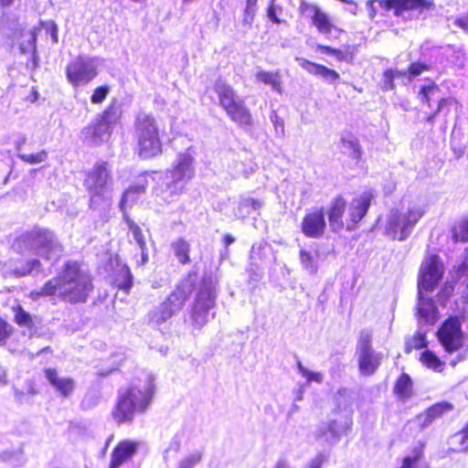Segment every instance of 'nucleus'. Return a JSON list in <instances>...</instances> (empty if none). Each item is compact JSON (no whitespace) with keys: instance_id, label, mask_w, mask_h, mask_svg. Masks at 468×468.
I'll return each instance as SVG.
<instances>
[{"instance_id":"1","label":"nucleus","mask_w":468,"mask_h":468,"mask_svg":"<svg viewBox=\"0 0 468 468\" xmlns=\"http://www.w3.org/2000/svg\"><path fill=\"white\" fill-rule=\"evenodd\" d=\"M94 290L93 278L79 261H66L57 277L48 279L40 289L32 291L33 299L58 296L70 304L84 303Z\"/></svg>"},{"instance_id":"2","label":"nucleus","mask_w":468,"mask_h":468,"mask_svg":"<svg viewBox=\"0 0 468 468\" xmlns=\"http://www.w3.org/2000/svg\"><path fill=\"white\" fill-rule=\"evenodd\" d=\"M373 200V194L366 191L352 198L347 203L343 194L335 196L328 205L327 217L332 231L339 232L343 229L354 231L366 217Z\"/></svg>"},{"instance_id":"3","label":"nucleus","mask_w":468,"mask_h":468,"mask_svg":"<svg viewBox=\"0 0 468 468\" xmlns=\"http://www.w3.org/2000/svg\"><path fill=\"white\" fill-rule=\"evenodd\" d=\"M154 396L152 381L144 384H131L118 393L111 417L117 425L132 423L137 414H144L150 407Z\"/></svg>"},{"instance_id":"4","label":"nucleus","mask_w":468,"mask_h":468,"mask_svg":"<svg viewBox=\"0 0 468 468\" xmlns=\"http://www.w3.org/2000/svg\"><path fill=\"white\" fill-rule=\"evenodd\" d=\"M134 153L143 160L157 157L163 153L162 132L151 113H139L133 122Z\"/></svg>"},{"instance_id":"5","label":"nucleus","mask_w":468,"mask_h":468,"mask_svg":"<svg viewBox=\"0 0 468 468\" xmlns=\"http://www.w3.org/2000/svg\"><path fill=\"white\" fill-rule=\"evenodd\" d=\"M419 100L421 105L431 109V112H426L419 119L420 123L429 132L433 131L435 118L442 114L447 117L452 109L455 112L459 109V101L451 96H443L440 86L432 80H428L427 84L420 87Z\"/></svg>"},{"instance_id":"6","label":"nucleus","mask_w":468,"mask_h":468,"mask_svg":"<svg viewBox=\"0 0 468 468\" xmlns=\"http://www.w3.org/2000/svg\"><path fill=\"white\" fill-rule=\"evenodd\" d=\"M213 89L218 96V106L229 119L240 128L250 129L253 126L252 113L234 88L225 82H218Z\"/></svg>"},{"instance_id":"7","label":"nucleus","mask_w":468,"mask_h":468,"mask_svg":"<svg viewBox=\"0 0 468 468\" xmlns=\"http://www.w3.org/2000/svg\"><path fill=\"white\" fill-rule=\"evenodd\" d=\"M17 240L25 250L40 256L47 261L58 260L63 250L61 243L47 229L36 227L21 234Z\"/></svg>"},{"instance_id":"8","label":"nucleus","mask_w":468,"mask_h":468,"mask_svg":"<svg viewBox=\"0 0 468 468\" xmlns=\"http://www.w3.org/2000/svg\"><path fill=\"white\" fill-rule=\"evenodd\" d=\"M424 214L425 211L420 207H410L404 214L398 210L392 211L385 228L386 235L392 239L405 240Z\"/></svg>"},{"instance_id":"9","label":"nucleus","mask_w":468,"mask_h":468,"mask_svg":"<svg viewBox=\"0 0 468 468\" xmlns=\"http://www.w3.org/2000/svg\"><path fill=\"white\" fill-rule=\"evenodd\" d=\"M376 3L386 12L392 10L395 16H401L406 12H416L421 15L434 5L432 0H367L366 6L370 20H374L378 16Z\"/></svg>"},{"instance_id":"10","label":"nucleus","mask_w":468,"mask_h":468,"mask_svg":"<svg viewBox=\"0 0 468 468\" xmlns=\"http://www.w3.org/2000/svg\"><path fill=\"white\" fill-rule=\"evenodd\" d=\"M444 275V266L437 254L430 255L420 265L417 276V292H433Z\"/></svg>"},{"instance_id":"11","label":"nucleus","mask_w":468,"mask_h":468,"mask_svg":"<svg viewBox=\"0 0 468 468\" xmlns=\"http://www.w3.org/2000/svg\"><path fill=\"white\" fill-rule=\"evenodd\" d=\"M372 338V334L366 329L360 331L357 338V367L364 376L374 375L381 365L382 357L373 349Z\"/></svg>"},{"instance_id":"12","label":"nucleus","mask_w":468,"mask_h":468,"mask_svg":"<svg viewBox=\"0 0 468 468\" xmlns=\"http://www.w3.org/2000/svg\"><path fill=\"white\" fill-rule=\"evenodd\" d=\"M436 336L447 353L459 350L463 346L464 338L461 318L458 315L447 317L437 329Z\"/></svg>"},{"instance_id":"13","label":"nucleus","mask_w":468,"mask_h":468,"mask_svg":"<svg viewBox=\"0 0 468 468\" xmlns=\"http://www.w3.org/2000/svg\"><path fill=\"white\" fill-rule=\"evenodd\" d=\"M171 182L167 184L170 196H179L184 193L183 182L195 176L194 157L188 153L178 155L176 163L169 170Z\"/></svg>"},{"instance_id":"14","label":"nucleus","mask_w":468,"mask_h":468,"mask_svg":"<svg viewBox=\"0 0 468 468\" xmlns=\"http://www.w3.org/2000/svg\"><path fill=\"white\" fill-rule=\"evenodd\" d=\"M98 76L96 65L92 59L78 56L66 67V77L73 87L86 85Z\"/></svg>"},{"instance_id":"15","label":"nucleus","mask_w":468,"mask_h":468,"mask_svg":"<svg viewBox=\"0 0 468 468\" xmlns=\"http://www.w3.org/2000/svg\"><path fill=\"white\" fill-rule=\"evenodd\" d=\"M299 12L303 16H308L311 24L315 27L317 32L326 37H328L334 30L338 34L344 32V29L337 27L329 15L317 5L302 1L299 5Z\"/></svg>"},{"instance_id":"16","label":"nucleus","mask_w":468,"mask_h":468,"mask_svg":"<svg viewBox=\"0 0 468 468\" xmlns=\"http://www.w3.org/2000/svg\"><path fill=\"white\" fill-rule=\"evenodd\" d=\"M216 305V293L211 286H202L191 307V320L200 329L208 321L207 313Z\"/></svg>"},{"instance_id":"17","label":"nucleus","mask_w":468,"mask_h":468,"mask_svg":"<svg viewBox=\"0 0 468 468\" xmlns=\"http://www.w3.org/2000/svg\"><path fill=\"white\" fill-rule=\"evenodd\" d=\"M111 179L112 172L109 163L101 161L86 174L84 185L91 197H101Z\"/></svg>"},{"instance_id":"18","label":"nucleus","mask_w":468,"mask_h":468,"mask_svg":"<svg viewBox=\"0 0 468 468\" xmlns=\"http://www.w3.org/2000/svg\"><path fill=\"white\" fill-rule=\"evenodd\" d=\"M327 223L323 207L308 210L302 218L301 231L308 239H321L326 232Z\"/></svg>"},{"instance_id":"19","label":"nucleus","mask_w":468,"mask_h":468,"mask_svg":"<svg viewBox=\"0 0 468 468\" xmlns=\"http://www.w3.org/2000/svg\"><path fill=\"white\" fill-rule=\"evenodd\" d=\"M415 315L419 322L433 325L439 318V309L432 297L429 296L428 293H418L417 292V303L415 306Z\"/></svg>"},{"instance_id":"20","label":"nucleus","mask_w":468,"mask_h":468,"mask_svg":"<svg viewBox=\"0 0 468 468\" xmlns=\"http://www.w3.org/2000/svg\"><path fill=\"white\" fill-rule=\"evenodd\" d=\"M139 449V442L131 440H122L117 442L111 453L108 468H120L131 461Z\"/></svg>"},{"instance_id":"21","label":"nucleus","mask_w":468,"mask_h":468,"mask_svg":"<svg viewBox=\"0 0 468 468\" xmlns=\"http://www.w3.org/2000/svg\"><path fill=\"white\" fill-rule=\"evenodd\" d=\"M44 374L48 383L62 396L69 398L74 391L76 384L71 378H59L58 370L53 367H46Z\"/></svg>"},{"instance_id":"22","label":"nucleus","mask_w":468,"mask_h":468,"mask_svg":"<svg viewBox=\"0 0 468 468\" xmlns=\"http://www.w3.org/2000/svg\"><path fill=\"white\" fill-rule=\"evenodd\" d=\"M453 404L448 401H441L432 404L427 408L422 413L417 415V419L422 420L420 428L425 429L430 426L435 420L442 418L444 415L453 410Z\"/></svg>"},{"instance_id":"23","label":"nucleus","mask_w":468,"mask_h":468,"mask_svg":"<svg viewBox=\"0 0 468 468\" xmlns=\"http://www.w3.org/2000/svg\"><path fill=\"white\" fill-rule=\"evenodd\" d=\"M195 288V282L188 278H185L176 284L175 289L168 294L166 298L174 302L177 307L182 309L187 300L190 298Z\"/></svg>"},{"instance_id":"24","label":"nucleus","mask_w":468,"mask_h":468,"mask_svg":"<svg viewBox=\"0 0 468 468\" xmlns=\"http://www.w3.org/2000/svg\"><path fill=\"white\" fill-rule=\"evenodd\" d=\"M112 133V131L98 119L84 130L86 141L92 145H100L104 140L111 137Z\"/></svg>"},{"instance_id":"25","label":"nucleus","mask_w":468,"mask_h":468,"mask_svg":"<svg viewBox=\"0 0 468 468\" xmlns=\"http://www.w3.org/2000/svg\"><path fill=\"white\" fill-rule=\"evenodd\" d=\"M393 395L402 402L411 399L414 395L413 380L408 373H401L394 382Z\"/></svg>"},{"instance_id":"26","label":"nucleus","mask_w":468,"mask_h":468,"mask_svg":"<svg viewBox=\"0 0 468 468\" xmlns=\"http://www.w3.org/2000/svg\"><path fill=\"white\" fill-rule=\"evenodd\" d=\"M316 50L326 54L335 56L337 61L346 62L352 64L355 59L356 46L346 45L343 48H335L327 45L318 44L315 47Z\"/></svg>"},{"instance_id":"27","label":"nucleus","mask_w":468,"mask_h":468,"mask_svg":"<svg viewBox=\"0 0 468 468\" xmlns=\"http://www.w3.org/2000/svg\"><path fill=\"white\" fill-rule=\"evenodd\" d=\"M297 60L299 61L300 66L312 75L321 76L332 80H337L340 78V75L336 70L329 69L324 65L310 61L303 58H297Z\"/></svg>"},{"instance_id":"28","label":"nucleus","mask_w":468,"mask_h":468,"mask_svg":"<svg viewBox=\"0 0 468 468\" xmlns=\"http://www.w3.org/2000/svg\"><path fill=\"white\" fill-rule=\"evenodd\" d=\"M122 116L121 105L116 100L112 101L97 118L112 131L113 126L120 122Z\"/></svg>"},{"instance_id":"29","label":"nucleus","mask_w":468,"mask_h":468,"mask_svg":"<svg viewBox=\"0 0 468 468\" xmlns=\"http://www.w3.org/2000/svg\"><path fill=\"white\" fill-rule=\"evenodd\" d=\"M133 277L129 266L127 264H122L113 275L112 284L118 290H122L125 293H129L133 287Z\"/></svg>"},{"instance_id":"30","label":"nucleus","mask_w":468,"mask_h":468,"mask_svg":"<svg viewBox=\"0 0 468 468\" xmlns=\"http://www.w3.org/2000/svg\"><path fill=\"white\" fill-rule=\"evenodd\" d=\"M171 248L174 251L176 258L181 264L186 265L190 263V244L186 239H176L171 243Z\"/></svg>"},{"instance_id":"31","label":"nucleus","mask_w":468,"mask_h":468,"mask_svg":"<svg viewBox=\"0 0 468 468\" xmlns=\"http://www.w3.org/2000/svg\"><path fill=\"white\" fill-rule=\"evenodd\" d=\"M180 310L181 309L177 307L174 302L165 298V301L161 303L159 308L154 311V319L157 324H162L170 319Z\"/></svg>"},{"instance_id":"32","label":"nucleus","mask_w":468,"mask_h":468,"mask_svg":"<svg viewBox=\"0 0 468 468\" xmlns=\"http://www.w3.org/2000/svg\"><path fill=\"white\" fill-rule=\"evenodd\" d=\"M421 365L435 372H441L444 369V362L431 350L424 349L419 357Z\"/></svg>"},{"instance_id":"33","label":"nucleus","mask_w":468,"mask_h":468,"mask_svg":"<svg viewBox=\"0 0 468 468\" xmlns=\"http://www.w3.org/2000/svg\"><path fill=\"white\" fill-rule=\"evenodd\" d=\"M255 78L257 81L270 85L273 90L279 92L282 91V83L279 70L274 72L260 70L256 73Z\"/></svg>"},{"instance_id":"34","label":"nucleus","mask_w":468,"mask_h":468,"mask_svg":"<svg viewBox=\"0 0 468 468\" xmlns=\"http://www.w3.org/2000/svg\"><path fill=\"white\" fill-rule=\"evenodd\" d=\"M452 239L454 243L468 242V218L456 222L451 229Z\"/></svg>"},{"instance_id":"35","label":"nucleus","mask_w":468,"mask_h":468,"mask_svg":"<svg viewBox=\"0 0 468 468\" xmlns=\"http://www.w3.org/2000/svg\"><path fill=\"white\" fill-rule=\"evenodd\" d=\"M14 312V321L21 327L32 329L35 327L33 317L23 308L22 305L16 304L12 307Z\"/></svg>"},{"instance_id":"36","label":"nucleus","mask_w":468,"mask_h":468,"mask_svg":"<svg viewBox=\"0 0 468 468\" xmlns=\"http://www.w3.org/2000/svg\"><path fill=\"white\" fill-rule=\"evenodd\" d=\"M146 191V184H134L130 186L122 194L120 201V208L122 211H125V205L130 200H134L137 196L144 194Z\"/></svg>"},{"instance_id":"37","label":"nucleus","mask_w":468,"mask_h":468,"mask_svg":"<svg viewBox=\"0 0 468 468\" xmlns=\"http://www.w3.org/2000/svg\"><path fill=\"white\" fill-rule=\"evenodd\" d=\"M428 340L425 333L417 332L405 343L404 351L406 354L411 353L413 350L426 348Z\"/></svg>"},{"instance_id":"38","label":"nucleus","mask_w":468,"mask_h":468,"mask_svg":"<svg viewBox=\"0 0 468 468\" xmlns=\"http://www.w3.org/2000/svg\"><path fill=\"white\" fill-rule=\"evenodd\" d=\"M431 69L432 65L431 63L418 60L410 62L407 69L403 70V72L404 76L407 77L409 80H412L421 73L430 71Z\"/></svg>"},{"instance_id":"39","label":"nucleus","mask_w":468,"mask_h":468,"mask_svg":"<svg viewBox=\"0 0 468 468\" xmlns=\"http://www.w3.org/2000/svg\"><path fill=\"white\" fill-rule=\"evenodd\" d=\"M123 212V219L126 223V225L128 226L130 231L132 232L133 238L135 239L139 248L141 250H144L146 247V241H145V239L144 237V234H143V231H142V229L140 228V226L133 220L126 213V211H122Z\"/></svg>"},{"instance_id":"40","label":"nucleus","mask_w":468,"mask_h":468,"mask_svg":"<svg viewBox=\"0 0 468 468\" xmlns=\"http://www.w3.org/2000/svg\"><path fill=\"white\" fill-rule=\"evenodd\" d=\"M405 77L403 70L387 69L383 71V80L381 89L384 91H389L396 89L395 80L399 78Z\"/></svg>"},{"instance_id":"41","label":"nucleus","mask_w":468,"mask_h":468,"mask_svg":"<svg viewBox=\"0 0 468 468\" xmlns=\"http://www.w3.org/2000/svg\"><path fill=\"white\" fill-rule=\"evenodd\" d=\"M344 148L348 150L350 156L359 161L362 157V149L358 140L356 137H342L340 140Z\"/></svg>"},{"instance_id":"42","label":"nucleus","mask_w":468,"mask_h":468,"mask_svg":"<svg viewBox=\"0 0 468 468\" xmlns=\"http://www.w3.org/2000/svg\"><path fill=\"white\" fill-rule=\"evenodd\" d=\"M299 259L302 266L311 273H316L317 265L314 257L306 250H300Z\"/></svg>"},{"instance_id":"43","label":"nucleus","mask_w":468,"mask_h":468,"mask_svg":"<svg viewBox=\"0 0 468 468\" xmlns=\"http://www.w3.org/2000/svg\"><path fill=\"white\" fill-rule=\"evenodd\" d=\"M18 158L29 165H36L45 162L48 158V152L46 150H41L37 153L33 154H18Z\"/></svg>"},{"instance_id":"44","label":"nucleus","mask_w":468,"mask_h":468,"mask_svg":"<svg viewBox=\"0 0 468 468\" xmlns=\"http://www.w3.org/2000/svg\"><path fill=\"white\" fill-rule=\"evenodd\" d=\"M258 0H246V5L243 9V24L250 25L254 19L257 12Z\"/></svg>"},{"instance_id":"45","label":"nucleus","mask_w":468,"mask_h":468,"mask_svg":"<svg viewBox=\"0 0 468 468\" xmlns=\"http://www.w3.org/2000/svg\"><path fill=\"white\" fill-rule=\"evenodd\" d=\"M109 93H110V86L101 85V86L96 87L90 95L91 103L92 104L102 103L106 100Z\"/></svg>"},{"instance_id":"46","label":"nucleus","mask_w":468,"mask_h":468,"mask_svg":"<svg viewBox=\"0 0 468 468\" xmlns=\"http://www.w3.org/2000/svg\"><path fill=\"white\" fill-rule=\"evenodd\" d=\"M14 332L13 326L4 318L0 317V345L3 346Z\"/></svg>"},{"instance_id":"47","label":"nucleus","mask_w":468,"mask_h":468,"mask_svg":"<svg viewBox=\"0 0 468 468\" xmlns=\"http://www.w3.org/2000/svg\"><path fill=\"white\" fill-rule=\"evenodd\" d=\"M263 206V201L261 199H256L252 197H247L242 199L239 204V210H247L249 209H259Z\"/></svg>"},{"instance_id":"48","label":"nucleus","mask_w":468,"mask_h":468,"mask_svg":"<svg viewBox=\"0 0 468 468\" xmlns=\"http://www.w3.org/2000/svg\"><path fill=\"white\" fill-rule=\"evenodd\" d=\"M201 459L202 454L200 452L189 454L179 462L177 468H193Z\"/></svg>"},{"instance_id":"49","label":"nucleus","mask_w":468,"mask_h":468,"mask_svg":"<svg viewBox=\"0 0 468 468\" xmlns=\"http://www.w3.org/2000/svg\"><path fill=\"white\" fill-rule=\"evenodd\" d=\"M40 27L45 29L47 35L50 36L53 43H58V26L53 20L40 22Z\"/></svg>"},{"instance_id":"50","label":"nucleus","mask_w":468,"mask_h":468,"mask_svg":"<svg viewBox=\"0 0 468 468\" xmlns=\"http://www.w3.org/2000/svg\"><path fill=\"white\" fill-rule=\"evenodd\" d=\"M456 437H459L460 450L463 452L468 451V420L463 427L456 432Z\"/></svg>"},{"instance_id":"51","label":"nucleus","mask_w":468,"mask_h":468,"mask_svg":"<svg viewBox=\"0 0 468 468\" xmlns=\"http://www.w3.org/2000/svg\"><path fill=\"white\" fill-rule=\"evenodd\" d=\"M453 292V286L451 284H444L437 292V299L441 305H445L450 296Z\"/></svg>"},{"instance_id":"52","label":"nucleus","mask_w":468,"mask_h":468,"mask_svg":"<svg viewBox=\"0 0 468 468\" xmlns=\"http://www.w3.org/2000/svg\"><path fill=\"white\" fill-rule=\"evenodd\" d=\"M42 268L41 262L38 259H30L27 261L26 266L23 271H18L19 275L26 276L30 274L33 271H40Z\"/></svg>"},{"instance_id":"53","label":"nucleus","mask_w":468,"mask_h":468,"mask_svg":"<svg viewBox=\"0 0 468 468\" xmlns=\"http://www.w3.org/2000/svg\"><path fill=\"white\" fill-rule=\"evenodd\" d=\"M300 369H301L302 375L306 378V380L308 382H313V381L316 382V383L322 382L323 378L320 373L310 371L308 369L303 368L301 366H300Z\"/></svg>"},{"instance_id":"54","label":"nucleus","mask_w":468,"mask_h":468,"mask_svg":"<svg viewBox=\"0 0 468 468\" xmlns=\"http://www.w3.org/2000/svg\"><path fill=\"white\" fill-rule=\"evenodd\" d=\"M453 24L468 34V12L457 16Z\"/></svg>"},{"instance_id":"55","label":"nucleus","mask_w":468,"mask_h":468,"mask_svg":"<svg viewBox=\"0 0 468 468\" xmlns=\"http://www.w3.org/2000/svg\"><path fill=\"white\" fill-rule=\"evenodd\" d=\"M326 457L324 453H318L315 455L307 464V468H322Z\"/></svg>"},{"instance_id":"56","label":"nucleus","mask_w":468,"mask_h":468,"mask_svg":"<svg viewBox=\"0 0 468 468\" xmlns=\"http://www.w3.org/2000/svg\"><path fill=\"white\" fill-rule=\"evenodd\" d=\"M456 271H457L458 277L466 276V278H467L466 286L468 287V261L466 260L463 261L458 265Z\"/></svg>"},{"instance_id":"57","label":"nucleus","mask_w":468,"mask_h":468,"mask_svg":"<svg viewBox=\"0 0 468 468\" xmlns=\"http://www.w3.org/2000/svg\"><path fill=\"white\" fill-rule=\"evenodd\" d=\"M420 454L415 456H406L402 460V464L399 468H412V465L418 462Z\"/></svg>"},{"instance_id":"58","label":"nucleus","mask_w":468,"mask_h":468,"mask_svg":"<svg viewBox=\"0 0 468 468\" xmlns=\"http://www.w3.org/2000/svg\"><path fill=\"white\" fill-rule=\"evenodd\" d=\"M326 429L329 432H331L334 435H336L338 433L337 423L335 420H332V421L328 422Z\"/></svg>"},{"instance_id":"59","label":"nucleus","mask_w":468,"mask_h":468,"mask_svg":"<svg viewBox=\"0 0 468 468\" xmlns=\"http://www.w3.org/2000/svg\"><path fill=\"white\" fill-rule=\"evenodd\" d=\"M268 16L271 19V21L275 24H280V19L277 17L276 14H275V10L272 6H270L268 8Z\"/></svg>"},{"instance_id":"60","label":"nucleus","mask_w":468,"mask_h":468,"mask_svg":"<svg viewBox=\"0 0 468 468\" xmlns=\"http://www.w3.org/2000/svg\"><path fill=\"white\" fill-rule=\"evenodd\" d=\"M222 239L226 248H228L235 240V239L229 234H225Z\"/></svg>"},{"instance_id":"61","label":"nucleus","mask_w":468,"mask_h":468,"mask_svg":"<svg viewBox=\"0 0 468 468\" xmlns=\"http://www.w3.org/2000/svg\"><path fill=\"white\" fill-rule=\"evenodd\" d=\"M147 246L144 250H141V264H145L148 261Z\"/></svg>"},{"instance_id":"62","label":"nucleus","mask_w":468,"mask_h":468,"mask_svg":"<svg viewBox=\"0 0 468 468\" xmlns=\"http://www.w3.org/2000/svg\"><path fill=\"white\" fill-rule=\"evenodd\" d=\"M16 0H0V7L6 8L11 6Z\"/></svg>"},{"instance_id":"63","label":"nucleus","mask_w":468,"mask_h":468,"mask_svg":"<svg viewBox=\"0 0 468 468\" xmlns=\"http://www.w3.org/2000/svg\"><path fill=\"white\" fill-rule=\"evenodd\" d=\"M273 123H274V126H275V129H276V130H278V128H279V127H280L282 130L283 129V123H282V121H281L277 115L274 117Z\"/></svg>"},{"instance_id":"64","label":"nucleus","mask_w":468,"mask_h":468,"mask_svg":"<svg viewBox=\"0 0 468 468\" xmlns=\"http://www.w3.org/2000/svg\"><path fill=\"white\" fill-rule=\"evenodd\" d=\"M40 353H52V348L50 346H45V347L41 348L37 354H40Z\"/></svg>"}]
</instances>
